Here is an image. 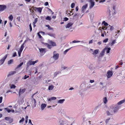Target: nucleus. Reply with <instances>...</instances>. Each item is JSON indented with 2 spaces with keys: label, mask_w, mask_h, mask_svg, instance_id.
Returning a JSON list of instances; mask_svg holds the SVG:
<instances>
[{
  "label": "nucleus",
  "mask_w": 125,
  "mask_h": 125,
  "mask_svg": "<svg viewBox=\"0 0 125 125\" xmlns=\"http://www.w3.org/2000/svg\"><path fill=\"white\" fill-rule=\"evenodd\" d=\"M18 5H19V6H23V4H22L20 3H19L18 4Z\"/></svg>",
  "instance_id": "nucleus-64"
},
{
  "label": "nucleus",
  "mask_w": 125,
  "mask_h": 125,
  "mask_svg": "<svg viewBox=\"0 0 125 125\" xmlns=\"http://www.w3.org/2000/svg\"><path fill=\"white\" fill-rule=\"evenodd\" d=\"M13 60L11 59L8 61V65H10L12 64L13 62Z\"/></svg>",
  "instance_id": "nucleus-29"
},
{
  "label": "nucleus",
  "mask_w": 125,
  "mask_h": 125,
  "mask_svg": "<svg viewBox=\"0 0 125 125\" xmlns=\"http://www.w3.org/2000/svg\"><path fill=\"white\" fill-rule=\"evenodd\" d=\"M35 94L33 95L32 96V98L29 100L28 102H27V106H30L31 105L32 108H33L36 107V101L35 99L33 98V96Z\"/></svg>",
  "instance_id": "nucleus-1"
},
{
  "label": "nucleus",
  "mask_w": 125,
  "mask_h": 125,
  "mask_svg": "<svg viewBox=\"0 0 125 125\" xmlns=\"http://www.w3.org/2000/svg\"><path fill=\"white\" fill-rule=\"evenodd\" d=\"M108 40V38L106 39H105L103 40V42H104L106 43L107 42Z\"/></svg>",
  "instance_id": "nucleus-49"
},
{
  "label": "nucleus",
  "mask_w": 125,
  "mask_h": 125,
  "mask_svg": "<svg viewBox=\"0 0 125 125\" xmlns=\"http://www.w3.org/2000/svg\"><path fill=\"white\" fill-rule=\"evenodd\" d=\"M73 23L71 22H69L68 23L67 25L65 26V27L66 29L69 28L70 27H71V26L73 25Z\"/></svg>",
  "instance_id": "nucleus-14"
},
{
  "label": "nucleus",
  "mask_w": 125,
  "mask_h": 125,
  "mask_svg": "<svg viewBox=\"0 0 125 125\" xmlns=\"http://www.w3.org/2000/svg\"><path fill=\"white\" fill-rule=\"evenodd\" d=\"M71 48H69V49H67L65 51H64V52H63V54H65L66 53H67V52Z\"/></svg>",
  "instance_id": "nucleus-40"
},
{
  "label": "nucleus",
  "mask_w": 125,
  "mask_h": 125,
  "mask_svg": "<svg viewBox=\"0 0 125 125\" xmlns=\"http://www.w3.org/2000/svg\"><path fill=\"white\" fill-rule=\"evenodd\" d=\"M53 56H52L53 58L55 60H58L59 58V54L58 53H57L55 51L53 52Z\"/></svg>",
  "instance_id": "nucleus-5"
},
{
  "label": "nucleus",
  "mask_w": 125,
  "mask_h": 125,
  "mask_svg": "<svg viewBox=\"0 0 125 125\" xmlns=\"http://www.w3.org/2000/svg\"><path fill=\"white\" fill-rule=\"evenodd\" d=\"M40 32H38L37 33V34L38 36L39 37V38H40L41 39L42 38V36H41V35L40 34Z\"/></svg>",
  "instance_id": "nucleus-52"
},
{
  "label": "nucleus",
  "mask_w": 125,
  "mask_h": 125,
  "mask_svg": "<svg viewBox=\"0 0 125 125\" xmlns=\"http://www.w3.org/2000/svg\"><path fill=\"white\" fill-rule=\"evenodd\" d=\"M25 91V89H20V91L19 92V96H20L21 94H22Z\"/></svg>",
  "instance_id": "nucleus-16"
},
{
  "label": "nucleus",
  "mask_w": 125,
  "mask_h": 125,
  "mask_svg": "<svg viewBox=\"0 0 125 125\" xmlns=\"http://www.w3.org/2000/svg\"><path fill=\"white\" fill-rule=\"evenodd\" d=\"M102 24H103L105 26L108 25V24L105 21H103V22Z\"/></svg>",
  "instance_id": "nucleus-44"
},
{
  "label": "nucleus",
  "mask_w": 125,
  "mask_h": 125,
  "mask_svg": "<svg viewBox=\"0 0 125 125\" xmlns=\"http://www.w3.org/2000/svg\"><path fill=\"white\" fill-rule=\"evenodd\" d=\"M24 43L22 44L20 48V49L18 51V53L19 56H20L21 53L24 47Z\"/></svg>",
  "instance_id": "nucleus-8"
},
{
  "label": "nucleus",
  "mask_w": 125,
  "mask_h": 125,
  "mask_svg": "<svg viewBox=\"0 0 125 125\" xmlns=\"http://www.w3.org/2000/svg\"><path fill=\"white\" fill-rule=\"evenodd\" d=\"M16 87V86L14 84L11 85L10 86V88H11L15 89Z\"/></svg>",
  "instance_id": "nucleus-39"
},
{
  "label": "nucleus",
  "mask_w": 125,
  "mask_h": 125,
  "mask_svg": "<svg viewBox=\"0 0 125 125\" xmlns=\"http://www.w3.org/2000/svg\"><path fill=\"white\" fill-rule=\"evenodd\" d=\"M56 98L55 97H52L50 98H49L48 99V100L49 101L51 102L52 100H56Z\"/></svg>",
  "instance_id": "nucleus-21"
},
{
  "label": "nucleus",
  "mask_w": 125,
  "mask_h": 125,
  "mask_svg": "<svg viewBox=\"0 0 125 125\" xmlns=\"http://www.w3.org/2000/svg\"><path fill=\"white\" fill-rule=\"evenodd\" d=\"M114 28L113 26H112L110 28V30L112 31L114 30Z\"/></svg>",
  "instance_id": "nucleus-60"
},
{
  "label": "nucleus",
  "mask_w": 125,
  "mask_h": 125,
  "mask_svg": "<svg viewBox=\"0 0 125 125\" xmlns=\"http://www.w3.org/2000/svg\"><path fill=\"white\" fill-rule=\"evenodd\" d=\"M64 21H68V18L67 17H65L64 18Z\"/></svg>",
  "instance_id": "nucleus-56"
},
{
  "label": "nucleus",
  "mask_w": 125,
  "mask_h": 125,
  "mask_svg": "<svg viewBox=\"0 0 125 125\" xmlns=\"http://www.w3.org/2000/svg\"><path fill=\"white\" fill-rule=\"evenodd\" d=\"M10 119H11L9 117H5V119L6 120H7V121L10 120Z\"/></svg>",
  "instance_id": "nucleus-45"
},
{
  "label": "nucleus",
  "mask_w": 125,
  "mask_h": 125,
  "mask_svg": "<svg viewBox=\"0 0 125 125\" xmlns=\"http://www.w3.org/2000/svg\"><path fill=\"white\" fill-rule=\"evenodd\" d=\"M17 19L18 21H20V17H18Z\"/></svg>",
  "instance_id": "nucleus-58"
},
{
  "label": "nucleus",
  "mask_w": 125,
  "mask_h": 125,
  "mask_svg": "<svg viewBox=\"0 0 125 125\" xmlns=\"http://www.w3.org/2000/svg\"><path fill=\"white\" fill-rule=\"evenodd\" d=\"M29 26L30 29V31H31L32 30V27H31V23L29 25Z\"/></svg>",
  "instance_id": "nucleus-53"
},
{
  "label": "nucleus",
  "mask_w": 125,
  "mask_h": 125,
  "mask_svg": "<svg viewBox=\"0 0 125 125\" xmlns=\"http://www.w3.org/2000/svg\"><path fill=\"white\" fill-rule=\"evenodd\" d=\"M50 43L51 44L52 46H56V44L55 43L52 41H50Z\"/></svg>",
  "instance_id": "nucleus-26"
},
{
  "label": "nucleus",
  "mask_w": 125,
  "mask_h": 125,
  "mask_svg": "<svg viewBox=\"0 0 125 125\" xmlns=\"http://www.w3.org/2000/svg\"><path fill=\"white\" fill-rule=\"evenodd\" d=\"M75 5V4L74 3H72L71 5V7L72 8H73Z\"/></svg>",
  "instance_id": "nucleus-46"
},
{
  "label": "nucleus",
  "mask_w": 125,
  "mask_h": 125,
  "mask_svg": "<svg viewBox=\"0 0 125 125\" xmlns=\"http://www.w3.org/2000/svg\"><path fill=\"white\" fill-rule=\"evenodd\" d=\"M110 118L107 119L105 121V122L106 123H107L110 120Z\"/></svg>",
  "instance_id": "nucleus-54"
},
{
  "label": "nucleus",
  "mask_w": 125,
  "mask_h": 125,
  "mask_svg": "<svg viewBox=\"0 0 125 125\" xmlns=\"http://www.w3.org/2000/svg\"><path fill=\"white\" fill-rule=\"evenodd\" d=\"M5 109L7 110L8 113H10L11 111V110L9 109L8 108H5Z\"/></svg>",
  "instance_id": "nucleus-38"
},
{
  "label": "nucleus",
  "mask_w": 125,
  "mask_h": 125,
  "mask_svg": "<svg viewBox=\"0 0 125 125\" xmlns=\"http://www.w3.org/2000/svg\"><path fill=\"white\" fill-rule=\"evenodd\" d=\"M112 108V107L111 105L109 107L108 110L106 111V114L108 115H112L115 113L114 109Z\"/></svg>",
  "instance_id": "nucleus-2"
},
{
  "label": "nucleus",
  "mask_w": 125,
  "mask_h": 125,
  "mask_svg": "<svg viewBox=\"0 0 125 125\" xmlns=\"http://www.w3.org/2000/svg\"><path fill=\"white\" fill-rule=\"evenodd\" d=\"M38 21V19L37 18H35L34 20V21L33 22V24H35Z\"/></svg>",
  "instance_id": "nucleus-43"
},
{
  "label": "nucleus",
  "mask_w": 125,
  "mask_h": 125,
  "mask_svg": "<svg viewBox=\"0 0 125 125\" xmlns=\"http://www.w3.org/2000/svg\"><path fill=\"white\" fill-rule=\"evenodd\" d=\"M107 98L106 97H105L104 98L103 101L104 103L106 104L107 102Z\"/></svg>",
  "instance_id": "nucleus-36"
},
{
  "label": "nucleus",
  "mask_w": 125,
  "mask_h": 125,
  "mask_svg": "<svg viewBox=\"0 0 125 125\" xmlns=\"http://www.w3.org/2000/svg\"><path fill=\"white\" fill-rule=\"evenodd\" d=\"M105 51L104 49L101 52L99 56V57L103 56L104 54Z\"/></svg>",
  "instance_id": "nucleus-24"
},
{
  "label": "nucleus",
  "mask_w": 125,
  "mask_h": 125,
  "mask_svg": "<svg viewBox=\"0 0 125 125\" xmlns=\"http://www.w3.org/2000/svg\"><path fill=\"white\" fill-rule=\"evenodd\" d=\"M6 8V6L5 5H0V11L3 10Z\"/></svg>",
  "instance_id": "nucleus-10"
},
{
  "label": "nucleus",
  "mask_w": 125,
  "mask_h": 125,
  "mask_svg": "<svg viewBox=\"0 0 125 125\" xmlns=\"http://www.w3.org/2000/svg\"><path fill=\"white\" fill-rule=\"evenodd\" d=\"M104 50L105 51H106V53H109L110 52V50L111 49L110 48H107L106 47H105L104 49Z\"/></svg>",
  "instance_id": "nucleus-17"
},
{
  "label": "nucleus",
  "mask_w": 125,
  "mask_h": 125,
  "mask_svg": "<svg viewBox=\"0 0 125 125\" xmlns=\"http://www.w3.org/2000/svg\"><path fill=\"white\" fill-rule=\"evenodd\" d=\"M13 17L12 15H10V16L8 17V18L10 21H12L13 19Z\"/></svg>",
  "instance_id": "nucleus-30"
},
{
  "label": "nucleus",
  "mask_w": 125,
  "mask_h": 125,
  "mask_svg": "<svg viewBox=\"0 0 125 125\" xmlns=\"http://www.w3.org/2000/svg\"><path fill=\"white\" fill-rule=\"evenodd\" d=\"M98 52L99 50L98 49L95 50L93 52V54L94 55H95L96 54H97L98 53Z\"/></svg>",
  "instance_id": "nucleus-23"
},
{
  "label": "nucleus",
  "mask_w": 125,
  "mask_h": 125,
  "mask_svg": "<svg viewBox=\"0 0 125 125\" xmlns=\"http://www.w3.org/2000/svg\"><path fill=\"white\" fill-rule=\"evenodd\" d=\"M61 71H58V72H55L54 74V77H56L57 76V75L60 73H61Z\"/></svg>",
  "instance_id": "nucleus-32"
},
{
  "label": "nucleus",
  "mask_w": 125,
  "mask_h": 125,
  "mask_svg": "<svg viewBox=\"0 0 125 125\" xmlns=\"http://www.w3.org/2000/svg\"><path fill=\"white\" fill-rule=\"evenodd\" d=\"M105 0H101L99 1V3L103 2L105 1Z\"/></svg>",
  "instance_id": "nucleus-61"
},
{
  "label": "nucleus",
  "mask_w": 125,
  "mask_h": 125,
  "mask_svg": "<svg viewBox=\"0 0 125 125\" xmlns=\"http://www.w3.org/2000/svg\"><path fill=\"white\" fill-rule=\"evenodd\" d=\"M94 80H90V82L91 83H93L94 82Z\"/></svg>",
  "instance_id": "nucleus-62"
},
{
  "label": "nucleus",
  "mask_w": 125,
  "mask_h": 125,
  "mask_svg": "<svg viewBox=\"0 0 125 125\" xmlns=\"http://www.w3.org/2000/svg\"><path fill=\"white\" fill-rule=\"evenodd\" d=\"M46 106V104H42L41 106V109L42 110H43L44 109L45 107Z\"/></svg>",
  "instance_id": "nucleus-20"
},
{
  "label": "nucleus",
  "mask_w": 125,
  "mask_h": 125,
  "mask_svg": "<svg viewBox=\"0 0 125 125\" xmlns=\"http://www.w3.org/2000/svg\"><path fill=\"white\" fill-rule=\"evenodd\" d=\"M29 76H27V75H26L24 76V79H26L27 78H29Z\"/></svg>",
  "instance_id": "nucleus-51"
},
{
  "label": "nucleus",
  "mask_w": 125,
  "mask_h": 125,
  "mask_svg": "<svg viewBox=\"0 0 125 125\" xmlns=\"http://www.w3.org/2000/svg\"><path fill=\"white\" fill-rule=\"evenodd\" d=\"M47 34L51 37H54L55 36V34L52 33H49Z\"/></svg>",
  "instance_id": "nucleus-31"
},
{
  "label": "nucleus",
  "mask_w": 125,
  "mask_h": 125,
  "mask_svg": "<svg viewBox=\"0 0 125 125\" xmlns=\"http://www.w3.org/2000/svg\"><path fill=\"white\" fill-rule=\"evenodd\" d=\"M46 26L48 27V29L49 30H51L52 29V28L49 25H46Z\"/></svg>",
  "instance_id": "nucleus-47"
},
{
  "label": "nucleus",
  "mask_w": 125,
  "mask_h": 125,
  "mask_svg": "<svg viewBox=\"0 0 125 125\" xmlns=\"http://www.w3.org/2000/svg\"><path fill=\"white\" fill-rule=\"evenodd\" d=\"M65 101V99H60L57 101V103L60 104H62Z\"/></svg>",
  "instance_id": "nucleus-18"
},
{
  "label": "nucleus",
  "mask_w": 125,
  "mask_h": 125,
  "mask_svg": "<svg viewBox=\"0 0 125 125\" xmlns=\"http://www.w3.org/2000/svg\"><path fill=\"white\" fill-rule=\"evenodd\" d=\"M44 44L46 46H47L49 49H51L52 48L51 46L47 43H44Z\"/></svg>",
  "instance_id": "nucleus-25"
},
{
  "label": "nucleus",
  "mask_w": 125,
  "mask_h": 125,
  "mask_svg": "<svg viewBox=\"0 0 125 125\" xmlns=\"http://www.w3.org/2000/svg\"><path fill=\"white\" fill-rule=\"evenodd\" d=\"M42 9V8H41L40 7H33V10H34L36 11V10H37L40 13H41V12Z\"/></svg>",
  "instance_id": "nucleus-13"
},
{
  "label": "nucleus",
  "mask_w": 125,
  "mask_h": 125,
  "mask_svg": "<svg viewBox=\"0 0 125 125\" xmlns=\"http://www.w3.org/2000/svg\"><path fill=\"white\" fill-rule=\"evenodd\" d=\"M7 55L4 56L2 59L0 60V65L2 64L7 57Z\"/></svg>",
  "instance_id": "nucleus-9"
},
{
  "label": "nucleus",
  "mask_w": 125,
  "mask_h": 125,
  "mask_svg": "<svg viewBox=\"0 0 125 125\" xmlns=\"http://www.w3.org/2000/svg\"><path fill=\"white\" fill-rule=\"evenodd\" d=\"M2 97H0V103H1L2 102Z\"/></svg>",
  "instance_id": "nucleus-59"
},
{
  "label": "nucleus",
  "mask_w": 125,
  "mask_h": 125,
  "mask_svg": "<svg viewBox=\"0 0 125 125\" xmlns=\"http://www.w3.org/2000/svg\"><path fill=\"white\" fill-rule=\"evenodd\" d=\"M67 68V67L63 65L61 66V69L62 70H64Z\"/></svg>",
  "instance_id": "nucleus-34"
},
{
  "label": "nucleus",
  "mask_w": 125,
  "mask_h": 125,
  "mask_svg": "<svg viewBox=\"0 0 125 125\" xmlns=\"http://www.w3.org/2000/svg\"><path fill=\"white\" fill-rule=\"evenodd\" d=\"M93 42V40H90L89 41V43L90 44H91V43H92Z\"/></svg>",
  "instance_id": "nucleus-55"
},
{
  "label": "nucleus",
  "mask_w": 125,
  "mask_h": 125,
  "mask_svg": "<svg viewBox=\"0 0 125 125\" xmlns=\"http://www.w3.org/2000/svg\"><path fill=\"white\" fill-rule=\"evenodd\" d=\"M113 12H114L115 11V6H113L112 7V8L111 10Z\"/></svg>",
  "instance_id": "nucleus-41"
},
{
  "label": "nucleus",
  "mask_w": 125,
  "mask_h": 125,
  "mask_svg": "<svg viewBox=\"0 0 125 125\" xmlns=\"http://www.w3.org/2000/svg\"><path fill=\"white\" fill-rule=\"evenodd\" d=\"M100 85H101L102 86V87L100 89V90H101L103 89L104 87L103 86V83L102 82H100Z\"/></svg>",
  "instance_id": "nucleus-35"
},
{
  "label": "nucleus",
  "mask_w": 125,
  "mask_h": 125,
  "mask_svg": "<svg viewBox=\"0 0 125 125\" xmlns=\"http://www.w3.org/2000/svg\"><path fill=\"white\" fill-rule=\"evenodd\" d=\"M44 5L45 6H47L48 5V2H46L45 3Z\"/></svg>",
  "instance_id": "nucleus-63"
},
{
  "label": "nucleus",
  "mask_w": 125,
  "mask_h": 125,
  "mask_svg": "<svg viewBox=\"0 0 125 125\" xmlns=\"http://www.w3.org/2000/svg\"><path fill=\"white\" fill-rule=\"evenodd\" d=\"M115 42L116 40H113V42H112V43L111 44V46H112L115 43Z\"/></svg>",
  "instance_id": "nucleus-37"
},
{
  "label": "nucleus",
  "mask_w": 125,
  "mask_h": 125,
  "mask_svg": "<svg viewBox=\"0 0 125 125\" xmlns=\"http://www.w3.org/2000/svg\"><path fill=\"white\" fill-rule=\"evenodd\" d=\"M23 64V62H22L17 67L16 69H18L20 68Z\"/></svg>",
  "instance_id": "nucleus-33"
},
{
  "label": "nucleus",
  "mask_w": 125,
  "mask_h": 125,
  "mask_svg": "<svg viewBox=\"0 0 125 125\" xmlns=\"http://www.w3.org/2000/svg\"><path fill=\"white\" fill-rule=\"evenodd\" d=\"M17 55L16 53V52H15L13 54V55L12 56L13 57H14L15 56Z\"/></svg>",
  "instance_id": "nucleus-57"
},
{
  "label": "nucleus",
  "mask_w": 125,
  "mask_h": 125,
  "mask_svg": "<svg viewBox=\"0 0 125 125\" xmlns=\"http://www.w3.org/2000/svg\"><path fill=\"white\" fill-rule=\"evenodd\" d=\"M54 86L52 85H50L48 87V89L49 90H52L54 88Z\"/></svg>",
  "instance_id": "nucleus-28"
},
{
  "label": "nucleus",
  "mask_w": 125,
  "mask_h": 125,
  "mask_svg": "<svg viewBox=\"0 0 125 125\" xmlns=\"http://www.w3.org/2000/svg\"><path fill=\"white\" fill-rule=\"evenodd\" d=\"M107 78H110L111 76L112 75L113 73L112 72L110 71H108L107 73Z\"/></svg>",
  "instance_id": "nucleus-15"
},
{
  "label": "nucleus",
  "mask_w": 125,
  "mask_h": 125,
  "mask_svg": "<svg viewBox=\"0 0 125 125\" xmlns=\"http://www.w3.org/2000/svg\"><path fill=\"white\" fill-rule=\"evenodd\" d=\"M88 6V4H86L85 5H83V6L82 8L81 12L83 13L85 10V9Z\"/></svg>",
  "instance_id": "nucleus-12"
},
{
  "label": "nucleus",
  "mask_w": 125,
  "mask_h": 125,
  "mask_svg": "<svg viewBox=\"0 0 125 125\" xmlns=\"http://www.w3.org/2000/svg\"><path fill=\"white\" fill-rule=\"evenodd\" d=\"M83 42V41H76L75 40H74V41H72V42H70V43H75L79 42Z\"/></svg>",
  "instance_id": "nucleus-27"
},
{
  "label": "nucleus",
  "mask_w": 125,
  "mask_h": 125,
  "mask_svg": "<svg viewBox=\"0 0 125 125\" xmlns=\"http://www.w3.org/2000/svg\"><path fill=\"white\" fill-rule=\"evenodd\" d=\"M16 73V72L15 71H11L9 73L8 75V76L12 75L13 74L15 73Z\"/></svg>",
  "instance_id": "nucleus-22"
},
{
  "label": "nucleus",
  "mask_w": 125,
  "mask_h": 125,
  "mask_svg": "<svg viewBox=\"0 0 125 125\" xmlns=\"http://www.w3.org/2000/svg\"><path fill=\"white\" fill-rule=\"evenodd\" d=\"M24 120V118H22V119L20 120L19 121V123H21V122H23Z\"/></svg>",
  "instance_id": "nucleus-50"
},
{
  "label": "nucleus",
  "mask_w": 125,
  "mask_h": 125,
  "mask_svg": "<svg viewBox=\"0 0 125 125\" xmlns=\"http://www.w3.org/2000/svg\"><path fill=\"white\" fill-rule=\"evenodd\" d=\"M24 102V100L23 99H22L19 101V103L21 104H22Z\"/></svg>",
  "instance_id": "nucleus-48"
},
{
  "label": "nucleus",
  "mask_w": 125,
  "mask_h": 125,
  "mask_svg": "<svg viewBox=\"0 0 125 125\" xmlns=\"http://www.w3.org/2000/svg\"><path fill=\"white\" fill-rule=\"evenodd\" d=\"M112 109H114L115 113H116L119 109L120 107L117 105L113 104L112 105Z\"/></svg>",
  "instance_id": "nucleus-4"
},
{
  "label": "nucleus",
  "mask_w": 125,
  "mask_h": 125,
  "mask_svg": "<svg viewBox=\"0 0 125 125\" xmlns=\"http://www.w3.org/2000/svg\"><path fill=\"white\" fill-rule=\"evenodd\" d=\"M125 102V100H123L120 101L119 102L117 105L119 106V105H121L122 104L124 103Z\"/></svg>",
  "instance_id": "nucleus-19"
},
{
  "label": "nucleus",
  "mask_w": 125,
  "mask_h": 125,
  "mask_svg": "<svg viewBox=\"0 0 125 125\" xmlns=\"http://www.w3.org/2000/svg\"><path fill=\"white\" fill-rule=\"evenodd\" d=\"M91 4L90 6V8L91 9L92 8L94 5V0H90Z\"/></svg>",
  "instance_id": "nucleus-11"
},
{
  "label": "nucleus",
  "mask_w": 125,
  "mask_h": 125,
  "mask_svg": "<svg viewBox=\"0 0 125 125\" xmlns=\"http://www.w3.org/2000/svg\"><path fill=\"white\" fill-rule=\"evenodd\" d=\"M40 52V54L41 55H43L46 52V49L45 48H39Z\"/></svg>",
  "instance_id": "nucleus-7"
},
{
  "label": "nucleus",
  "mask_w": 125,
  "mask_h": 125,
  "mask_svg": "<svg viewBox=\"0 0 125 125\" xmlns=\"http://www.w3.org/2000/svg\"><path fill=\"white\" fill-rule=\"evenodd\" d=\"M38 62V60L35 61H32L30 60L28 61L27 63V66L28 67L32 65H34L35 63H36Z\"/></svg>",
  "instance_id": "nucleus-6"
},
{
  "label": "nucleus",
  "mask_w": 125,
  "mask_h": 125,
  "mask_svg": "<svg viewBox=\"0 0 125 125\" xmlns=\"http://www.w3.org/2000/svg\"><path fill=\"white\" fill-rule=\"evenodd\" d=\"M46 20L50 21L51 20V18L49 16H48L46 18Z\"/></svg>",
  "instance_id": "nucleus-42"
},
{
  "label": "nucleus",
  "mask_w": 125,
  "mask_h": 125,
  "mask_svg": "<svg viewBox=\"0 0 125 125\" xmlns=\"http://www.w3.org/2000/svg\"><path fill=\"white\" fill-rule=\"evenodd\" d=\"M69 123L67 120L60 119L59 120L58 125H68Z\"/></svg>",
  "instance_id": "nucleus-3"
}]
</instances>
